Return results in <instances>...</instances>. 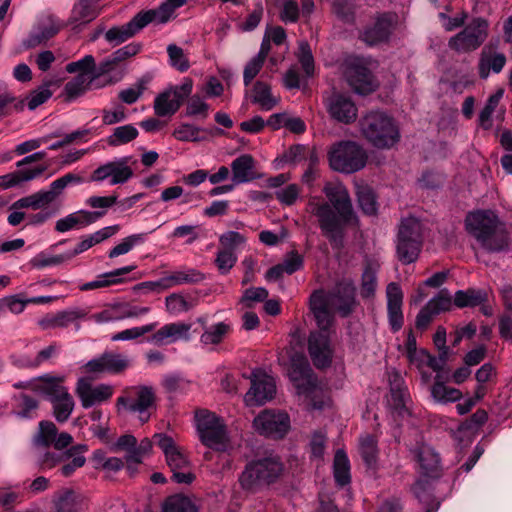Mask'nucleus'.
I'll use <instances>...</instances> for the list:
<instances>
[{
	"mask_svg": "<svg viewBox=\"0 0 512 512\" xmlns=\"http://www.w3.org/2000/svg\"><path fill=\"white\" fill-rule=\"evenodd\" d=\"M43 380L48 384L46 392L52 402L53 413L56 420L58 422H65L70 417L74 408L72 396L68 393V390L60 384L62 378L45 376Z\"/></svg>",
	"mask_w": 512,
	"mask_h": 512,
	"instance_id": "obj_14",
	"label": "nucleus"
},
{
	"mask_svg": "<svg viewBox=\"0 0 512 512\" xmlns=\"http://www.w3.org/2000/svg\"><path fill=\"white\" fill-rule=\"evenodd\" d=\"M276 393L274 379L260 371L251 375V387L245 395V402L249 406H259L273 399Z\"/></svg>",
	"mask_w": 512,
	"mask_h": 512,
	"instance_id": "obj_16",
	"label": "nucleus"
},
{
	"mask_svg": "<svg viewBox=\"0 0 512 512\" xmlns=\"http://www.w3.org/2000/svg\"><path fill=\"white\" fill-rule=\"evenodd\" d=\"M327 201L321 197H310L307 212L316 217L322 234L332 245L341 246L347 225H357L347 188L339 182H327L323 187Z\"/></svg>",
	"mask_w": 512,
	"mask_h": 512,
	"instance_id": "obj_1",
	"label": "nucleus"
},
{
	"mask_svg": "<svg viewBox=\"0 0 512 512\" xmlns=\"http://www.w3.org/2000/svg\"><path fill=\"white\" fill-rule=\"evenodd\" d=\"M87 312L82 309H71L59 311L55 314H48L38 321L39 326L46 329L66 328L71 323L85 318Z\"/></svg>",
	"mask_w": 512,
	"mask_h": 512,
	"instance_id": "obj_28",
	"label": "nucleus"
},
{
	"mask_svg": "<svg viewBox=\"0 0 512 512\" xmlns=\"http://www.w3.org/2000/svg\"><path fill=\"white\" fill-rule=\"evenodd\" d=\"M255 161L249 154H243L231 163L232 181L234 185L249 182L255 178Z\"/></svg>",
	"mask_w": 512,
	"mask_h": 512,
	"instance_id": "obj_32",
	"label": "nucleus"
},
{
	"mask_svg": "<svg viewBox=\"0 0 512 512\" xmlns=\"http://www.w3.org/2000/svg\"><path fill=\"white\" fill-rule=\"evenodd\" d=\"M133 176V170L127 165V158L107 162L95 169L90 181L102 182L110 179L111 185L124 184Z\"/></svg>",
	"mask_w": 512,
	"mask_h": 512,
	"instance_id": "obj_18",
	"label": "nucleus"
},
{
	"mask_svg": "<svg viewBox=\"0 0 512 512\" xmlns=\"http://www.w3.org/2000/svg\"><path fill=\"white\" fill-rule=\"evenodd\" d=\"M113 317L115 321H121L128 318H138L150 312L146 306H136L128 302H119L111 304Z\"/></svg>",
	"mask_w": 512,
	"mask_h": 512,
	"instance_id": "obj_43",
	"label": "nucleus"
},
{
	"mask_svg": "<svg viewBox=\"0 0 512 512\" xmlns=\"http://www.w3.org/2000/svg\"><path fill=\"white\" fill-rule=\"evenodd\" d=\"M106 372L118 374L130 366L129 359L121 354L104 353Z\"/></svg>",
	"mask_w": 512,
	"mask_h": 512,
	"instance_id": "obj_61",
	"label": "nucleus"
},
{
	"mask_svg": "<svg viewBox=\"0 0 512 512\" xmlns=\"http://www.w3.org/2000/svg\"><path fill=\"white\" fill-rule=\"evenodd\" d=\"M105 210L101 211H87V210H79L73 213L68 214L64 218H61L56 221L55 230L60 233H65L72 229H80L85 226H88L99 218L105 215Z\"/></svg>",
	"mask_w": 512,
	"mask_h": 512,
	"instance_id": "obj_26",
	"label": "nucleus"
},
{
	"mask_svg": "<svg viewBox=\"0 0 512 512\" xmlns=\"http://www.w3.org/2000/svg\"><path fill=\"white\" fill-rule=\"evenodd\" d=\"M390 399L388 400L390 406L400 415L408 413L407 402L409 394L407 388L403 385L402 378L394 373L390 376Z\"/></svg>",
	"mask_w": 512,
	"mask_h": 512,
	"instance_id": "obj_30",
	"label": "nucleus"
},
{
	"mask_svg": "<svg viewBox=\"0 0 512 512\" xmlns=\"http://www.w3.org/2000/svg\"><path fill=\"white\" fill-rule=\"evenodd\" d=\"M356 195L358 205L364 214L372 216L377 213L378 205L376 196L370 186L366 184L357 185Z\"/></svg>",
	"mask_w": 512,
	"mask_h": 512,
	"instance_id": "obj_44",
	"label": "nucleus"
},
{
	"mask_svg": "<svg viewBox=\"0 0 512 512\" xmlns=\"http://www.w3.org/2000/svg\"><path fill=\"white\" fill-rule=\"evenodd\" d=\"M346 78L351 88L358 94L366 95L375 90L370 70L361 64L350 65L346 71Z\"/></svg>",
	"mask_w": 512,
	"mask_h": 512,
	"instance_id": "obj_27",
	"label": "nucleus"
},
{
	"mask_svg": "<svg viewBox=\"0 0 512 512\" xmlns=\"http://www.w3.org/2000/svg\"><path fill=\"white\" fill-rule=\"evenodd\" d=\"M397 16L392 13L379 15L375 21L364 28L360 39L369 46H375L387 42L392 34Z\"/></svg>",
	"mask_w": 512,
	"mask_h": 512,
	"instance_id": "obj_17",
	"label": "nucleus"
},
{
	"mask_svg": "<svg viewBox=\"0 0 512 512\" xmlns=\"http://www.w3.org/2000/svg\"><path fill=\"white\" fill-rule=\"evenodd\" d=\"M329 115L338 122L349 124L357 118V107L354 102L342 94H333L327 100Z\"/></svg>",
	"mask_w": 512,
	"mask_h": 512,
	"instance_id": "obj_24",
	"label": "nucleus"
},
{
	"mask_svg": "<svg viewBox=\"0 0 512 512\" xmlns=\"http://www.w3.org/2000/svg\"><path fill=\"white\" fill-rule=\"evenodd\" d=\"M422 224L415 217L402 219L396 241L398 260L403 264L415 262L422 248Z\"/></svg>",
	"mask_w": 512,
	"mask_h": 512,
	"instance_id": "obj_6",
	"label": "nucleus"
},
{
	"mask_svg": "<svg viewBox=\"0 0 512 512\" xmlns=\"http://www.w3.org/2000/svg\"><path fill=\"white\" fill-rule=\"evenodd\" d=\"M363 136L374 147L389 149L400 139L399 128L395 120L382 111H371L360 121Z\"/></svg>",
	"mask_w": 512,
	"mask_h": 512,
	"instance_id": "obj_4",
	"label": "nucleus"
},
{
	"mask_svg": "<svg viewBox=\"0 0 512 512\" xmlns=\"http://www.w3.org/2000/svg\"><path fill=\"white\" fill-rule=\"evenodd\" d=\"M503 93V90L499 89L496 93L491 95L479 114V124L485 130H488L492 127V114L498 106Z\"/></svg>",
	"mask_w": 512,
	"mask_h": 512,
	"instance_id": "obj_51",
	"label": "nucleus"
},
{
	"mask_svg": "<svg viewBox=\"0 0 512 512\" xmlns=\"http://www.w3.org/2000/svg\"><path fill=\"white\" fill-rule=\"evenodd\" d=\"M506 56L499 51V39L485 44L479 54L477 63L478 74L481 79H487L491 73L499 74L506 65Z\"/></svg>",
	"mask_w": 512,
	"mask_h": 512,
	"instance_id": "obj_15",
	"label": "nucleus"
},
{
	"mask_svg": "<svg viewBox=\"0 0 512 512\" xmlns=\"http://www.w3.org/2000/svg\"><path fill=\"white\" fill-rule=\"evenodd\" d=\"M377 269L376 267L368 263L362 273V282L360 294L364 298H370L374 295L377 287Z\"/></svg>",
	"mask_w": 512,
	"mask_h": 512,
	"instance_id": "obj_54",
	"label": "nucleus"
},
{
	"mask_svg": "<svg viewBox=\"0 0 512 512\" xmlns=\"http://www.w3.org/2000/svg\"><path fill=\"white\" fill-rule=\"evenodd\" d=\"M138 134L137 128L132 124L119 126L108 136L107 143L113 147L124 145L136 139Z\"/></svg>",
	"mask_w": 512,
	"mask_h": 512,
	"instance_id": "obj_49",
	"label": "nucleus"
},
{
	"mask_svg": "<svg viewBox=\"0 0 512 512\" xmlns=\"http://www.w3.org/2000/svg\"><path fill=\"white\" fill-rule=\"evenodd\" d=\"M231 331V326L226 322H219L211 326H205L200 336V342L204 346L219 345Z\"/></svg>",
	"mask_w": 512,
	"mask_h": 512,
	"instance_id": "obj_40",
	"label": "nucleus"
},
{
	"mask_svg": "<svg viewBox=\"0 0 512 512\" xmlns=\"http://www.w3.org/2000/svg\"><path fill=\"white\" fill-rule=\"evenodd\" d=\"M119 230L118 225L113 226H107L104 227L95 233L86 236L83 238L75 247V249L71 252L65 253L67 260L72 259L73 257L77 256L80 253H83L84 251L88 250L92 246L101 243L102 241L110 238L114 234H116Z\"/></svg>",
	"mask_w": 512,
	"mask_h": 512,
	"instance_id": "obj_33",
	"label": "nucleus"
},
{
	"mask_svg": "<svg viewBox=\"0 0 512 512\" xmlns=\"http://www.w3.org/2000/svg\"><path fill=\"white\" fill-rule=\"evenodd\" d=\"M140 50L141 44L133 42L114 51L109 57L100 63L98 67V74L110 72L119 63L138 54Z\"/></svg>",
	"mask_w": 512,
	"mask_h": 512,
	"instance_id": "obj_34",
	"label": "nucleus"
},
{
	"mask_svg": "<svg viewBox=\"0 0 512 512\" xmlns=\"http://www.w3.org/2000/svg\"><path fill=\"white\" fill-rule=\"evenodd\" d=\"M57 436V427L51 421H41L39 423V429L37 434L34 436L33 444L37 449L48 448L54 443L55 437Z\"/></svg>",
	"mask_w": 512,
	"mask_h": 512,
	"instance_id": "obj_48",
	"label": "nucleus"
},
{
	"mask_svg": "<svg viewBox=\"0 0 512 512\" xmlns=\"http://www.w3.org/2000/svg\"><path fill=\"white\" fill-rule=\"evenodd\" d=\"M57 512H79L83 506L80 495L73 491L64 492L56 501Z\"/></svg>",
	"mask_w": 512,
	"mask_h": 512,
	"instance_id": "obj_52",
	"label": "nucleus"
},
{
	"mask_svg": "<svg viewBox=\"0 0 512 512\" xmlns=\"http://www.w3.org/2000/svg\"><path fill=\"white\" fill-rule=\"evenodd\" d=\"M257 432L275 439L284 437L290 429V419L287 413L266 409L253 421Z\"/></svg>",
	"mask_w": 512,
	"mask_h": 512,
	"instance_id": "obj_13",
	"label": "nucleus"
},
{
	"mask_svg": "<svg viewBox=\"0 0 512 512\" xmlns=\"http://www.w3.org/2000/svg\"><path fill=\"white\" fill-rule=\"evenodd\" d=\"M284 465L279 456L267 454L249 461L239 476L241 487L256 492L275 483L282 475Z\"/></svg>",
	"mask_w": 512,
	"mask_h": 512,
	"instance_id": "obj_3",
	"label": "nucleus"
},
{
	"mask_svg": "<svg viewBox=\"0 0 512 512\" xmlns=\"http://www.w3.org/2000/svg\"><path fill=\"white\" fill-rule=\"evenodd\" d=\"M162 512H198V509L188 497L174 495L167 498Z\"/></svg>",
	"mask_w": 512,
	"mask_h": 512,
	"instance_id": "obj_50",
	"label": "nucleus"
},
{
	"mask_svg": "<svg viewBox=\"0 0 512 512\" xmlns=\"http://www.w3.org/2000/svg\"><path fill=\"white\" fill-rule=\"evenodd\" d=\"M252 102L258 104L262 110L269 111L278 104V99L272 95L267 83L257 81L252 88Z\"/></svg>",
	"mask_w": 512,
	"mask_h": 512,
	"instance_id": "obj_42",
	"label": "nucleus"
},
{
	"mask_svg": "<svg viewBox=\"0 0 512 512\" xmlns=\"http://www.w3.org/2000/svg\"><path fill=\"white\" fill-rule=\"evenodd\" d=\"M204 276L202 273L195 269H190L188 271H178L172 275L161 278L156 282H147L143 285L149 286L151 288H160V289H169L175 285H180L184 283H195L202 281Z\"/></svg>",
	"mask_w": 512,
	"mask_h": 512,
	"instance_id": "obj_31",
	"label": "nucleus"
},
{
	"mask_svg": "<svg viewBox=\"0 0 512 512\" xmlns=\"http://www.w3.org/2000/svg\"><path fill=\"white\" fill-rule=\"evenodd\" d=\"M308 351L317 368L329 366L332 361L330 335L323 332H311L308 339Z\"/></svg>",
	"mask_w": 512,
	"mask_h": 512,
	"instance_id": "obj_21",
	"label": "nucleus"
},
{
	"mask_svg": "<svg viewBox=\"0 0 512 512\" xmlns=\"http://www.w3.org/2000/svg\"><path fill=\"white\" fill-rule=\"evenodd\" d=\"M81 182H83V178L80 175L67 173L54 180L48 190H41L26 197H22L15 201L11 208L15 210L28 208L33 210L42 209L54 202L69 184H79Z\"/></svg>",
	"mask_w": 512,
	"mask_h": 512,
	"instance_id": "obj_11",
	"label": "nucleus"
},
{
	"mask_svg": "<svg viewBox=\"0 0 512 512\" xmlns=\"http://www.w3.org/2000/svg\"><path fill=\"white\" fill-rule=\"evenodd\" d=\"M118 412L138 413L139 419L145 423L150 418V410L156 408L155 391L150 386H133L124 389L116 401Z\"/></svg>",
	"mask_w": 512,
	"mask_h": 512,
	"instance_id": "obj_9",
	"label": "nucleus"
},
{
	"mask_svg": "<svg viewBox=\"0 0 512 512\" xmlns=\"http://www.w3.org/2000/svg\"><path fill=\"white\" fill-rule=\"evenodd\" d=\"M328 159L333 170L351 174L365 167L367 154L356 142L340 141L331 146Z\"/></svg>",
	"mask_w": 512,
	"mask_h": 512,
	"instance_id": "obj_8",
	"label": "nucleus"
},
{
	"mask_svg": "<svg viewBox=\"0 0 512 512\" xmlns=\"http://www.w3.org/2000/svg\"><path fill=\"white\" fill-rule=\"evenodd\" d=\"M86 450H87L86 445H77V446L71 447L65 453L66 456L72 457V460L69 463H67L61 467V473L63 476L69 477L70 475L73 474V472L76 469L82 467L85 464V461H86L85 457L77 454V451H86Z\"/></svg>",
	"mask_w": 512,
	"mask_h": 512,
	"instance_id": "obj_57",
	"label": "nucleus"
},
{
	"mask_svg": "<svg viewBox=\"0 0 512 512\" xmlns=\"http://www.w3.org/2000/svg\"><path fill=\"white\" fill-rule=\"evenodd\" d=\"M415 458L424 474L432 475L438 471L440 459L432 447L421 445L415 450Z\"/></svg>",
	"mask_w": 512,
	"mask_h": 512,
	"instance_id": "obj_37",
	"label": "nucleus"
},
{
	"mask_svg": "<svg viewBox=\"0 0 512 512\" xmlns=\"http://www.w3.org/2000/svg\"><path fill=\"white\" fill-rule=\"evenodd\" d=\"M185 3L186 0H166L157 9L143 11V13L148 14L150 23L152 21L165 23L173 16L174 11Z\"/></svg>",
	"mask_w": 512,
	"mask_h": 512,
	"instance_id": "obj_46",
	"label": "nucleus"
},
{
	"mask_svg": "<svg viewBox=\"0 0 512 512\" xmlns=\"http://www.w3.org/2000/svg\"><path fill=\"white\" fill-rule=\"evenodd\" d=\"M94 76L87 73H79L65 84L64 93L67 101H72L82 96L90 87Z\"/></svg>",
	"mask_w": 512,
	"mask_h": 512,
	"instance_id": "obj_41",
	"label": "nucleus"
},
{
	"mask_svg": "<svg viewBox=\"0 0 512 512\" xmlns=\"http://www.w3.org/2000/svg\"><path fill=\"white\" fill-rule=\"evenodd\" d=\"M153 438L165 455L166 463L172 472V480L178 484H191L195 474L185 450L164 433H156Z\"/></svg>",
	"mask_w": 512,
	"mask_h": 512,
	"instance_id": "obj_5",
	"label": "nucleus"
},
{
	"mask_svg": "<svg viewBox=\"0 0 512 512\" xmlns=\"http://www.w3.org/2000/svg\"><path fill=\"white\" fill-rule=\"evenodd\" d=\"M426 305L432 313L437 315L441 312L450 310L452 306V296L447 289H442L435 297L429 300Z\"/></svg>",
	"mask_w": 512,
	"mask_h": 512,
	"instance_id": "obj_63",
	"label": "nucleus"
},
{
	"mask_svg": "<svg viewBox=\"0 0 512 512\" xmlns=\"http://www.w3.org/2000/svg\"><path fill=\"white\" fill-rule=\"evenodd\" d=\"M467 231L489 252H500L508 246V234L497 215L491 211L469 213L465 220Z\"/></svg>",
	"mask_w": 512,
	"mask_h": 512,
	"instance_id": "obj_2",
	"label": "nucleus"
},
{
	"mask_svg": "<svg viewBox=\"0 0 512 512\" xmlns=\"http://www.w3.org/2000/svg\"><path fill=\"white\" fill-rule=\"evenodd\" d=\"M237 255L230 249H218L214 260L215 266L221 275H226L235 266Z\"/></svg>",
	"mask_w": 512,
	"mask_h": 512,
	"instance_id": "obj_58",
	"label": "nucleus"
},
{
	"mask_svg": "<svg viewBox=\"0 0 512 512\" xmlns=\"http://www.w3.org/2000/svg\"><path fill=\"white\" fill-rule=\"evenodd\" d=\"M76 392L82 406L89 408L97 403L108 400L113 394V388L105 384L92 386L88 379L82 378L78 381Z\"/></svg>",
	"mask_w": 512,
	"mask_h": 512,
	"instance_id": "obj_23",
	"label": "nucleus"
},
{
	"mask_svg": "<svg viewBox=\"0 0 512 512\" xmlns=\"http://www.w3.org/2000/svg\"><path fill=\"white\" fill-rule=\"evenodd\" d=\"M157 327V323H150L147 325L139 326V327H132L129 329H125L123 331H120L116 334H114L111 338L112 341H128V340H134L137 339L149 332H152Z\"/></svg>",
	"mask_w": 512,
	"mask_h": 512,
	"instance_id": "obj_60",
	"label": "nucleus"
},
{
	"mask_svg": "<svg viewBox=\"0 0 512 512\" xmlns=\"http://www.w3.org/2000/svg\"><path fill=\"white\" fill-rule=\"evenodd\" d=\"M488 301V292L484 289L458 290L454 296V304L458 308L475 307Z\"/></svg>",
	"mask_w": 512,
	"mask_h": 512,
	"instance_id": "obj_39",
	"label": "nucleus"
},
{
	"mask_svg": "<svg viewBox=\"0 0 512 512\" xmlns=\"http://www.w3.org/2000/svg\"><path fill=\"white\" fill-rule=\"evenodd\" d=\"M306 391H299L297 394L304 397L307 405L312 409H322L328 401L326 390L319 384L317 378L304 387Z\"/></svg>",
	"mask_w": 512,
	"mask_h": 512,
	"instance_id": "obj_36",
	"label": "nucleus"
},
{
	"mask_svg": "<svg viewBox=\"0 0 512 512\" xmlns=\"http://www.w3.org/2000/svg\"><path fill=\"white\" fill-rule=\"evenodd\" d=\"M191 327V324L185 322L165 324L148 338V342L156 346H164L179 340L188 341Z\"/></svg>",
	"mask_w": 512,
	"mask_h": 512,
	"instance_id": "obj_22",
	"label": "nucleus"
},
{
	"mask_svg": "<svg viewBox=\"0 0 512 512\" xmlns=\"http://www.w3.org/2000/svg\"><path fill=\"white\" fill-rule=\"evenodd\" d=\"M289 377L297 393L299 391H305L304 387L316 379L307 359L303 356H295L292 358Z\"/></svg>",
	"mask_w": 512,
	"mask_h": 512,
	"instance_id": "obj_29",
	"label": "nucleus"
},
{
	"mask_svg": "<svg viewBox=\"0 0 512 512\" xmlns=\"http://www.w3.org/2000/svg\"><path fill=\"white\" fill-rule=\"evenodd\" d=\"M196 426L201 442L218 452H225L230 447L227 429L222 419L207 410L196 412Z\"/></svg>",
	"mask_w": 512,
	"mask_h": 512,
	"instance_id": "obj_7",
	"label": "nucleus"
},
{
	"mask_svg": "<svg viewBox=\"0 0 512 512\" xmlns=\"http://www.w3.org/2000/svg\"><path fill=\"white\" fill-rule=\"evenodd\" d=\"M136 268L135 265H129L122 268H118L114 271L100 275L96 280L83 284L80 289L82 291L94 290L103 287H107L114 284H119L123 280L121 276L130 273Z\"/></svg>",
	"mask_w": 512,
	"mask_h": 512,
	"instance_id": "obj_35",
	"label": "nucleus"
},
{
	"mask_svg": "<svg viewBox=\"0 0 512 512\" xmlns=\"http://www.w3.org/2000/svg\"><path fill=\"white\" fill-rule=\"evenodd\" d=\"M145 238V233L133 234L124 238L118 245L110 250L109 257L115 258L119 255L128 253L135 245L143 243Z\"/></svg>",
	"mask_w": 512,
	"mask_h": 512,
	"instance_id": "obj_62",
	"label": "nucleus"
},
{
	"mask_svg": "<svg viewBox=\"0 0 512 512\" xmlns=\"http://www.w3.org/2000/svg\"><path fill=\"white\" fill-rule=\"evenodd\" d=\"M431 395L435 401L441 403L455 402L462 397V393L459 389L445 386L438 381L432 386Z\"/></svg>",
	"mask_w": 512,
	"mask_h": 512,
	"instance_id": "obj_53",
	"label": "nucleus"
},
{
	"mask_svg": "<svg viewBox=\"0 0 512 512\" xmlns=\"http://www.w3.org/2000/svg\"><path fill=\"white\" fill-rule=\"evenodd\" d=\"M334 478L339 486H345L350 483V462L346 453L339 449L335 453L334 457Z\"/></svg>",
	"mask_w": 512,
	"mask_h": 512,
	"instance_id": "obj_45",
	"label": "nucleus"
},
{
	"mask_svg": "<svg viewBox=\"0 0 512 512\" xmlns=\"http://www.w3.org/2000/svg\"><path fill=\"white\" fill-rule=\"evenodd\" d=\"M167 52L169 55V61L171 66H173L180 72H185L189 69V61L187 57L184 55V51L181 47L175 44H170L167 47Z\"/></svg>",
	"mask_w": 512,
	"mask_h": 512,
	"instance_id": "obj_64",
	"label": "nucleus"
},
{
	"mask_svg": "<svg viewBox=\"0 0 512 512\" xmlns=\"http://www.w3.org/2000/svg\"><path fill=\"white\" fill-rule=\"evenodd\" d=\"M193 82L185 78L181 85H176L163 91L154 100V111L159 117L175 114L184 100L191 94Z\"/></svg>",
	"mask_w": 512,
	"mask_h": 512,
	"instance_id": "obj_12",
	"label": "nucleus"
},
{
	"mask_svg": "<svg viewBox=\"0 0 512 512\" xmlns=\"http://www.w3.org/2000/svg\"><path fill=\"white\" fill-rule=\"evenodd\" d=\"M150 23L148 14L137 13L128 23L114 26L105 33V39L113 46L127 41Z\"/></svg>",
	"mask_w": 512,
	"mask_h": 512,
	"instance_id": "obj_19",
	"label": "nucleus"
},
{
	"mask_svg": "<svg viewBox=\"0 0 512 512\" xmlns=\"http://www.w3.org/2000/svg\"><path fill=\"white\" fill-rule=\"evenodd\" d=\"M25 101L16 99L11 93L0 90V118L24 109Z\"/></svg>",
	"mask_w": 512,
	"mask_h": 512,
	"instance_id": "obj_55",
	"label": "nucleus"
},
{
	"mask_svg": "<svg viewBox=\"0 0 512 512\" xmlns=\"http://www.w3.org/2000/svg\"><path fill=\"white\" fill-rule=\"evenodd\" d=\"M324 300L342 317L350 315L355 306V288L350 284L338 285L334 291L330 293L324 292Z\"/></svg>",
	"mask_w": 512,
	"mask_h": 512,
	"instance_id": "obj_20",
	"label": "nucleus"
},
{
	"mask_svg": "<svg viewBox=\"0 0 512 512\" xmlns=\"http://www.w3.org/2000/svg\"><path fill=\"white\" fill-rule=\"evenodd\" d=\"M95 70L96 63L92 55H86L82 59L75 62H70L66 65V71L68 73H87V75L94 76V79L100 75L98 72L95 73Z\"/></svg>",
	"mask_w": 512,
	"mask_h": 512,
	"instance_id": "obj_59",
	"label": "nucleus"
},
{
	"mask_svg": "<svg viewBox=\"0 0 512 512\" xmlns=\"http://www.w3.org/2000/svg\"><path fill=\"white\" fill-rule=\"evenodd\" d=\"M489 21L483 17L473 18L463 30L448 41L451 50L457 53H471L479 49L489 36Z\"/></svg>",
	"mask_w": 512,
	"mask_h": 512,
	"instance_id": "obj_10",
	"label": "nucleus"
},
{
	"mask_svg": "<svg viewBox=\"0 0 512 512\" xmlns=\"http://www.w3.org/2000/svg\"><path fill=\"white\" fill-rule=\"evenodd\" d=\"M360 455L369 468H375L378 459L377 441L371 435H365L360 438Z\"/></svg>",
	"mask_w": 512,
	"mask_h": 512,
	"instance_id": "obj_47",
	"label": "nucleus"
},
{
	"mask_svg": "<svg viewBox=\"0 0 512 512\" xmlns=\"http://www.w3.org/2000/svg\"><path fill=\"white\" fill-rule=\"evenodd\" d=\"M98 4L88 0H78L72 9L71 23L87 24L99 15Z\"/></svg>",
	"mask_w": 512,
	"mask_h": 512,
	"instance_id": "obj_38",
	"label": "nucleus"
},
{
	"mask_svg": "<svg viewBox=\"0 0 512 512\" xmlns=\"http://www.w3.org/2000/svg\"><path fill=\"white\" fill-rule=\"evenodd\" d=\"M309 305L319 328L317 332L328 333L330 335V328L334 323V316L332 308L324 300V292L315 291L310 296Z\"/></svg>",
	"mask_w": 512,
	"mask_h": 512,
	"instance_id": "obj_25",
	"label": "nucleus"
},
{
	"mask_svg": "<svg viewBox=\"0 0 512 512\" xmlns=\"http://www.w3.org/2000/svg\"><path fill=\"white\" fill-rule=\"evenodd\" d=\"M296 57L300 63L305 75L310 77L314 73V57L310 45L307 41L302 40L298 43V51Z\"/></svg>",
	"mask_w": 512,
	"mask_h": 512,
	"instance_id": "obj_56",
	"label": "nucleus"
}]
</instances>
